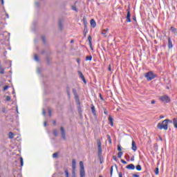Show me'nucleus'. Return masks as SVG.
<instances>
[{
    "label": "nucleus",
    "mask_w": 177,
    "mask_h": 177,
    "mask_svg": "<svg viewBox=\"0 0 177 177\" xmlns=\"http://www.w3.org/2000/svg\"><path fill=\"white\" fill-rule=\"evenodd\" d=\"M8 138H9L10 139H13V138H14V134H13L12 132H10V133H8Z\"/></svg>",
    "instance_id": "26"
},
{
    "label": "nucleus",
    "mask_w": 177,
    "mask_h": 177,
    "mask_svg": "<svg viewBox=\"0 0 177 177\" xmlns=\"http://www.w3.org/2000/svg\"><path fill=\"white\" fill-rule=\"evenodd\" d=\"M41 39H42L43 42H45V37L44 36L41 37Z\"/></svg>",
    "instance_id": "49"
},
{
    "label": "nucleus",
    "mask_w": 177,
    "mask_h": 177,
    "mask_svg": "<svg viewBox=\"0 0 177 177\" xmlns=\"http://www.w3.org/2000/svg\"><path fill=\"white\" fill-rule=\"evenodd\" d=\"M159 173H160V171H159V169H158V167H157V168L156 169V170H155V174H156V175H158Z\"/></svg>",
    "instance_id": "32"
},
{
    "label": "nucleus",
    "mask_w": 177,
    "mask_h": 177,
    "mask_svg": "<svg viewBox=\"0 0 177 177\" xmlns=\"http://www.w3.org/2000/svg\"><path fill=\"white\" fill-rule=\"evenodd\" d=\"M108 70H109V71H111V64H109Z\"/></svg>",
    "instance_id": "42"
},
{
    "label": "nucleus",
    "mask_w": 177,
    "mask_h": 177,
    "mask_svg": "<svg viewBox=\"0 0 177 177\" xmlns=\"http://www.w3.org/2000/svg\"><path fill=\"white\" fill-rule=\"evenodd\" d=\"M101 34L104 35V38H107V35H109V28L102 30Z\"/></svg>",
    "instance_id": "9"
},
{
    "label": "nucleus",
    "mask_w": 177,
    "mask_h": 177,
    "mask_svg": "<svg viewBox=\"0 0 177 177\" xmlns=\"http://www.w3.org/2000/svg\"><path fill=\"white\" fill-rule=\"evenodd\" d=\"M113 160H114V161H117V156H113Z\"/></svg>",
    "instance_id": "46"
},
{
    "label": "nucleus",
    "mask_w": 177,
    "mask_h": 177,
    "mask_svg": "<svg viewBox=\"0 0 177 177\" xmlns=\"http://www.w3.org/2000/svg\"><path fill=\"white\" fill-rule=\"evenodd\" d=\"M170 30H171L172 32H174V34H177V30L176 28L175 27L171 26L170 28Z\"/></svg>",
    "instance_id": "20"
},
{
    "label": "nucleus",
    "mask_w": 177,
    "mask_h": 177,
    "mask_svg": "<svg viewBox=\"0 0 177 177\" xmlns=\"http://www.w3.org/2000/svg\"><path fill=\"white\" fill-rule=\"evenodd\" d=\"M68 96L70 98V92H68Z\"/></svg>",
    "instance_id": "55"
},
{
    "label": "nucleus",
    "mask_w": 177,
    "mask_h": 177,
    "mask_svg": "<svg viewBox=\"0 0 177 177\" xmlns=\"http://www.w3.org/2000/svg\"><path fill=\"white\" fill-rule=\"evenodd\" d=\"M7 19H9V15L6 14Z\"/></svg>",
    "instance_id": "56"
},
{
    "label": "nucleus",
    "mask_w": 177,
    "mask_h": 177,
    "mask_svg": "<svg viewBox=\"0 0 177 177\" xmlns=\"http://www.w3.org/2000/svg\"><path fill=\"white\" fill-rule=\"evenodd\" d=\"M80 170H85V167H84V162L82 161L80 162Z\"/></svg>",
    "instance_id": "18"
},
{
    "label": "nucleus",
    "mask_w": 177,
    "mask_h": 177,
    "mask_svg": "<svg viewBox=\"0 0 177 177\" xmlns=\"http://www.w3.org/2000/svg\"><path fill=\"white\" fill-rule=\"evenodd\" d=\"M80 177H85V170H80Z\"/></svg>",
    "instance_id": "24"
},
{
    "label": "nucleus",
    "mask_w": 177,
    "mask_h": 177,
    "mask_svg": "<svg viewBox=\"0 0 177 177\" xmlns=\"http://www.w3.org/2000/svg\"><path fill=\"white\" fill-rule=\"evenodd\" d=\"M71 44H74V40H71Z\"/></svg>",
    "instance_id": "54"
},
{
    "label": "nucleus",
    "mask_w": 177,
    "mask_h": 177,
    "mask_svg": "<svg viewBox=\"0 0 177 177\" xmlns=\"http://www.w3.org/2000/svg\"><path fill=\"white\" fill-rule=\"evenodd\" d=\"M6 109L3 108V109H2V113H6Z\"/></svg>",
    "instance_id": "44"
},
{
    "label": "nucleus",
    "mask_w": 177,
    "mask_h": 177,
    "mask_svg": "<svg viewBox=\"0 0 177 177\" xmlns=\"http://www.w3.org/2000/svg\"><path fill=\"white\" fill-rule=\"evenodd\" d=\"M113 166H111V170H110V174H111V177L113 176Z\"/></svg>",
    "instance_id": "34"
},
{
    "label": "nucleus",
    "mask_w": 177,
    "mask_h": 177,
    "mask_svg": "<svg viewBox=\"0 0 177 177\" xmlns=\"http://www.w3.org/2000/svg\"><path fill=\"white\" fill-rule=\"evenodd\" d=\"M88 40L90 46H92V37L88 36Z\"/></svg>",
    "instance_id": "22"
},
{
    "label": "nucleus",
    "mask_w": 177,
    "mask_h": 177,
    "mask_svg": "<svg viewBox=\"0 0 177 177\" xmlns=\"http://www.w3.org/2000/svg\"><path fill=\"white\" fill-rule=\"evenodd\" d=\"M167 39H168V48L169 49H171L172 48V41L171 40V37H167Z\"/></svg>",
    "instance_id": "12"
},
{
    "label": "nucleus",
    "mask_w": 177,
    "mask_h": 177,
    "mask_svg": "<svg viewBox=\"0 0 177 177\" xmlns=\"http://www.w3.org/2000/svg\"><path fill=\"white\" fill-rule=\"evenodd\" d=\"M35 5H36L37 6H39L38 3H35Z\"/></svg>",
    "instance_id": "59"
},
{
    "label": "nucleus",
    "mask_w": 177,
    "mask_h": 177,
    "mask_svg": "<svg viewBox=\"0 0 177 177\" xmlns=\"http://www.w3.org/2000/svg\"><path fill=\"white\" fill-rule=\"evenodd\" d=\"M131 161H135V156H133V157L131 158Z\"/></svg>",
    "instance_id": "47"
},
{
    "label": "nucleus",
    "mask_w": 177,
    "mask_h": 177,
    "mask_svg": "<svg viewBox=\"0 0 177 177\" xmlns=\"http://www.w3.org/2000/svg\"><path fill=\"white\" fill-rule=\"evenodd\" d=\"M72 92L75 96V100L77 105V110H78L80 114H81V113L82 111L81 110V102H80V97H78V93H77V90L75 88H73Z\"/></svg>",
    "instance_id": "1"
},
{
    "label": "nucleus",
    "mask_w": 177,
    "mask_h": 177,
    "mask_svg": "<svg viewBox=\"0 0 177 177\" xmlns=\"http://www.w3.org/2000/svg\"><path fill=\"white\" fill-rule=\"evenodd\" d=\"M86 35V32H84V35Z\"/></svg>",
    "instance_id": "61"
},
{
    "label": "nucleus",
    "mask_w": 177,
    "mask_h": 177,
    "mask_svg": "<svg viewBox=\"0 0 177 177\" xmlns=\"http://www.w3.org/2000/svg\"><path fill=\"white\" fill-rule=\"evenodd\" d=\"M85 28H86V26H85Z\"/></svg>",
    "instance_id": "64"
},
{
    "label": "nucleus",
    "mask_w": 177,
    "mask_h": 177,
    "mask_svg": "<svg viewBox=\"0 0 177 177\" xmlns=\"http://www.w3.org/2000/svg\"><path fill=\"white\" fill-rule=\"evenodd\" d=\"M119 177H122V172L119 173Z\"/></svg>",
    "instance_id": "50"
},
{
    "label": "nucleus",
    "mask_w": 177,
    "mask_h": 177,
    "mask_svg": "<svg viewBox=\"0 0 177 177\" xmlns=\"http://www.w3.org/2000/svg\"><path fill=\"white\" fill-rule=\"evenodd\" d=\"M168 122L172 124V120H169V119H166L163 120L162 123H158L157 126L158 129H165V131H167L168 129Z\"/></svg>",
    "instance_id": "2"
},
{
    "label": "nucleus",
    "mask_w": 177,
    "mask_h": 177,
    "mask_svg": "<svg viewBox=\"0 0 177 177\" xmlns=\"http://www.w3.org/2000/svg\"><path fill=\"white\" fill-rule=\"evenodd\" d=\"M97 146H98V154L100 156H102V142H100V140H98L97 141Z\"/></svg>",
    "instance_id": "7"
},
{
    "label": "nucleus",
    "mask_w": 177,
    "mask_h": 177,
    "mask_svg": "<svg viewBox=\"0 0 177 177\" xmlns=\"http://www.w3.org/2000/svg\"><path fill=\"white\" fill-rule=\"evenodd\" d=\"M59 157V153L56 152L53 154V158H57Z\"/></svg>",
    "instance_id": "28"
},
{
    "label": "nucleus",
    "mask_w": 177,
    "mask_h": 177,
    "mask_svg": "<svg viewBox=\"0 0 177 177\" xmlns=\"http://www.w3.org/2000/svg\"><path fill=\"white\" fill-rule=\"evenodd\" d=\"M133 20L136 21V17H133Z\"/></svg>",
    "instance_id": "52"
},
{
    "label": "nucleus",
    "mask_w": 177,
    "mask_h": 177,
    "mask_svg": "<svg viewBox=\"0 0 177 177\" xmlns=\"http://www.w3.org/2000/svg\"><path fill=\"white\" fill-rule=\"evenodd\" d=\"M160 99L162 102H163V103H169V102H171V100L168 95L161 96L160 97Z\"/></svg>",
    "instance_id": "5"
},
{
    "label": "nucleus",
    "mask_w": 177,
    "mask_h": 177,
    "mask_svg": "<svg viewBox=\"0 0 177 177\" xmlns=\"http://www.w3.org/2000/svg\"><path fill=\"white\" fill-rule=\"evenodd\" d=\"M34 59L35 62H39V58L38 57V55L37 54L34 55Z\"/></svg>",
    "instance_id": "27"
},
{
    "label": "nucleus",
    "mask_w": 177,
    "mask_h": 177,
    "mask_svg": "<svg viewBox=\"0 0 177 177\" xmlns=\"http://www.w3.org/2000/svg\"><path fill=\"white\" fill-rule=\"evenodd\" d=\"M173 124H174V127H176L177 129V118L173 119Z\"/></svg>",
    "instance_id": "21"
},
{
    "label": "nucleus",
    "mask_w": 177,
    "mask_h": 177,
    "mask_svg": "<svg viewBox=\"0 0 177 177\" xmlns=\"http://www.w3.org/2000/svg\"><path fill=\"white\" fill-rule=\"evenodd\" d=\"M91 111L94 115H96V110L95 109V106L92 105Z\"/></svg>",
    "instance_id": "19"
},
{
    "label": "nucleus",
    "mask_w": 177,
    "mask_h": 177,
    "mask_svg": "<svg viewBox=\"0 0 177 177\" xmlns=\"http://www.w3.org/2000/svg\"><path fill=\"white\" fill-rule=\"evenodd\" d=\"M8 89H9V86H5L3 88V91H8Z\"/></svg>",
    "instance_id": "35"
},
{
    "label": "nucleus",
    "mask_w": 177,
    "mask_h": 177,
    "mask_svg": "<svg viewBox=\"0 0 177 177\" xmlns=\"http://www.w3.org/2000/svg\"><path fill=\"white\" fill-rule=\"evenodd\" d=\"M108 138V140H109V143H111V137H110V136H107Z\"/></svg>",
    "instance_id": "37"
},
{
    "label": "nucleus",
    "mask_w": 177,
    "mask_h": 177,
    "mask_svg": "<svg viewBox=\"0 0 177 177\" xmlns=\"http://www.w3.org/2000/svg\"><path fill=\"white\" fill-rule=\"evenodd\" d=\"M46 113L45 112V109H43V115H45Z\"/></svg>",
    "instance_id": "51"
},
{
    "label": "nucleus",
    "mask_w": 177,
    "mask_h": 177,
    "mask_svg": "<svg viewBox=\"0 0 177 177\" xmlns=\"http://www.w3.org/2000/svg\"><path fill=\"white\" fill-rule=\"evenodd\" d=\"M77 162L75 159L72 160V175L73 177H75V168H77Z\"/></svg>",
    "instance_id": "4"
},
{
    "label": "nucleus",
    "mask_w": 177,
    "mask_h": 177,
    "mask_svg": "<svg viewBox=\"0 0 177 177\" xmlns=\"http://www.w3.org/2000/svg\"><path fill=\"white\" fill-rule=\"evenodd\" d=\"M53 124H54V125H56V120H54V121H53Z\"/></svg>",
    "instance_id": "53"
},
{
    "label": "nucleus",
    "mask_w": 177,
    "mask_h": 177,
    "mask_svg": "<svg viewBox=\"0 0 177 177\" xmlns=\"http://www.w3.org/2000/svg\"><path fill=\"white\" fill-rule=\"evenodd\" d=\"M1 4L3 5V0H1Z\"/></svg>",
    "instance_id": "58"
},
{
    "label": "nucleus",
    "mask_w": 177,
    "mask_h": 177,
    "mask_svg": "<svg viewBox=\"0 0 177 177\" xmlns=\"http://www.w3.org/2000/svg\"><path fill=\"white\" fill-rule=\"evenodd\" d=\"M99 177H103V176H100Z\"/></svg>",
    "instance_id": "63"
},
{
    "label": "nucleus",
    "mask_w": 177,
    "mask_h": 177,
    "mask_svg": "<svg viewBox=\"0 0 177 177\" xmlns=\"http://www.w3.org/2000/svg\"><path fill=\"white\" fill-rule=\"evenodd\" d=\"M131 149H132V150H133V151H136V150H138V147L136 146V142H135L133 140L132 141Z\"/></svg>",
    "instance_id": "11"
},
{
    "label": "nucleus",
    "mask_w": 177,
    "mask_h": 177,
    "mask_svg": "<svg viewBox=\"0 0 177 177\" xmlns=\"http://www.w3.org/2000/svg\"><path fill=\"white\" fill-rule=\"evenodd\" d=\"M20 162H21V167H23L24 162L23 158L21 157L20 158Z\"/></svg>",
    "instance_id": "33"
},
{
    "label": "nucleus",
    "mask_w": 177,
    "mask_h": 177,
    "mask_svg": "<svg viewBox=\"0 0 177 177\" xmlns=\"http://www.w3.org/2000/svg\"><path fill=\"white\" fill-rule=\"evenodd\" d=\"M3 35H6V39L9 40L10 38V33H8L7 32H5Z\"/></svg>",
    "instance_id": "17"
},
{
    "label": "nucleus",
    "mask_w": 177,
    "mask_h": 177,
    "mask_svg": "<svg viewBox=\"0 0 177 177\" xmlns=\"http://www.w3.org/2000/svg\"><path fill=\"white\" fill-rule=\"evenodd\" d=\"M104 113L106 114V115H107V110L106 109H104Z\"/></svg>",
    "instance_id": "48"
},
{
    "label": "nucleus",
    "mask_w": 177,
    "mask_h": 177,
    "mask_svg": "<svg viewBox=\"0 0 177 177\" xmlns=\"http://www.w3.org/2000/svg\"><path fill=\"white\" fill-rule=\"evenodd\" d=\"M121 162H122V164H127V161L123 159H121Z\"/></svg>",
    "instance_id": "41"
},
{
    "label": "nucleus",
    "mask_w": 177,
    "mask_h": 177,
    "mask_svg": "<svg viewBox=\"0 0 177 177\" xmlns=\"http://www.w3.org/2000/svg\"><path fill=\"white\" fill-rule=\"evenodd\" d=\"M44 127H46V122H44Z\"/></svg>",
    "instance_id": "57"
},
{
    "label": "nucleus",
    "mask_w": 177,
    "mask_h": 177,
    "mask_svg": "<svg viewBox=\"0 0 177 177\" xmlns=\"http://www.w3.org/2000/svg\"><path fill=\"white\" fill-rule=\"evenodd\" d=\"M108 120L111 127H113V125H114L113 117H111V115H109Z\"/></svg>",
    "instance_id": "14"
},
{
    "label": "nucleus",
    "mask_w": 177,
    "mask_h": 177,
    "mask_svg": "<svg viewBox=\"0 0 177 177\" xmlns=\"http://www.w3.org/2000/svg\"><path fill=\"white\" fill-rule=\"evenodd\" d=\"M10 96H6V101L7 102H10Z\"/></svg>",
    "instance_id": "36"
},
{
    "label": "nucleus",
    "mask_w": 177,
    "mask_h": 177,
    "mask_svg": "<svg viewBox=\"0 0 177 177\" xmlns=\"http://www.w3.org/2000/svg\"><path fill=\"white\" fill-rule=\"evenodd\" d=\"M151 103V104H156V101L154 100H152Z\"/></svg>",
    "instance_id": "43"
},
{
    "label": "nucleus",
    "mask_w": 177,
    "mask_h": 177,
    "mask_svg": "<svg viewBox=\"0 0 177 177\" xmlns=\"http://www.w3.org/2000/svg\"><path fill=\"white\" fill-rule=\"evenodd\" d=\"M60 131H61V136L64 140H66V131L64 130V127H60Z\"/></svg>",
    "instance_id": "6"
},
{
    "label": "nucleus",
    "mask_w": 177,
    "mask_h": 177,
    "mask_svg": "<svg viewBox=\"0 0 177 177\" xmlns=\"http://www.w3.org/2000/svg\"><path fill=\"white\" fill-rule=\"evenodd\" d=\"M77 63H80V60L79 59H77Z\"/></svg>",
    "instance_id": "62"
},
{
    "label": "nucleus",
    "mask_w": 177,
    "mask_h": 177,
    "mask_svg": "<svg viewBox=\"0 0 177 177\" xmlns=\"http://www.w3.org/2000/svg\"><path fill=\"white\" fill-rule=\"evenodd\" d=\"M145 77L147 78V81H151V80H154L156 75L153 71H149L145 74Z\"/></svg>",
    "instance_id": "3"
},
{
    "label": "nucleus",
    "mask_w": 177,
    "mask_h": 177,
    "mask_svg": "<svg viewBox=\"0 0 177 177\" xmlns=\"http://www.w3.org/2000/svg\"><path fill=\"white\" fill-rule=\"evenodd\" d=\"M122 154H123L122 151L118 152V158H121V157H122Z\"/></svg>",
    "instance_id": "30"
},
{
    "label": "nucleus",
    "mask_w": 177,
    "mask_h": 177,
    "mask_svg": "<svg viewBox=\"0 0 177 177\" xmlns=\"http://www.w3.org/2000/svg\"><path fill=\"white\" fill-rule=\"evenodd\" d=\"M127 10V15L126 17V21L127 23H131V10H129V8H128Z\"/></svg>",
    "instance_id": "8"
},
{
    "label": "nucleus",
    "mask_w": 177,
    "mask_h": 177,
    "mask_svg": "<svg viewBox=\"0 0 177 177\" xmlns=\"http://www.w3.org/2000/svg\"><path fill=\"white\" fill-rule=\"evenodd\" d=\"M136 168L137 171H142V166H140V165H138Z\"/></svg>",
    "instance_id": "29"
},
{
    "label": "nucleus",
    "mask_w": 177,
    "mask_h": 177,
    "mask_svg": "<svg viewBox=\"0 0 177 177\" xmlns=\"http://www.w3.org/2000/svg\"><path fill=\"white\" fill-rule=\"evenodd\" d=\"M79 77L82 80L84 84H86V80H85V77L84 76V74L81 71H78Z\"/></svg>",
    "instance_id": "10"
},
{
    "label": "nucleus",
    "mask_w": 177,
    "mask_h": 177,
    "mask_svg": "<svg viewBox=\"0 0 177 177\" xmlns=\"http://www.w3.org/2000/svg\"><path fill=\"white\" fill-rule=\"evenodd\" d=\"M65 174H66V176L68 177V170H65Z\"/></svg>",
    "instance_id": "39"
},
{
    "label": "nucleus",
    "mask_w": 177,
    "mask_h": 177,
    "mask_svg": "<svg viewBox=\"0 0 177 177\" xmlns=\"http://www.w3.org/2000/svg\"><path fill=\"white\" fill-rule=\"evenodd\" d=\"M76 3H77V1H75V5L71 6V9L75 12H78V10L77 9V6H75Z\"/></svg>",
    "instance_id": "16"
},
{
    "label": "nucleus",
    "mask_w": 177,
    "mask_h": 177,
    "mask_svg": "<svg viewBox=\"0 0 177 177\" xmlns=\"http://www.w3.org/2000/svg\"><path fill=\"white\" fill-rule=\"evenodd\" d=\"M127 169H135V165L133 164H130L126 166Z\"/></svg>",
    "instance_id": "15"
},
{
    "label": "nucleus",
    "mask_w": 177,
    "mask_h": 177,
    "mask_svg": "<svg viewBox=\"0 0 177 177\" xmlns=\"http://www.w3.org/2000/svg\"><path fill=\"white\" fill-rule=\"evenodd\" d=\"M118 150L119 152L121 151V150H122L121 149V145H118Z\"/></svg>",
    "instance_id": "38"
},
{
    "label": "nucleus",
    "mask_w": 177,
    "mask_h": 177,
    "mask_svg": "<svg viewBox=\"0 0 177 177\" xmlns=\"http://www.w3.org/2000/svg\"><path fill=\"white\" fill-rule=\"evenodd\" d=\"M160 118H164V116H160Z\"/></svg>",
    "instance_id": "60"
},
{
    "label": "nucleus",
    "mask_w": 177,
    "mask_h": 177,
    "mask_svg": "<svg viewBox=\"0 0 177 177\" xmlns=\"http://www.w3.org/2000/svg\"><path fill=\"white\" fill-rule=\"evenodd\" d=\"M48 113L49 115H52V111L50 110V109H48Z\"/></svg>",
    "instance_id": "40"
},
{
    "label": "nucleus",
    "mask_w": 177,
    "mask_h": 177,
    "mask_svg": "<svg viewBox=\"0 0 177 177\" xmlns=\"http://www.w3.org/2000/svg\"><path fill=\"white\" fill-rule=\"evenodd\" d=\"M90 24L93 28H95V27H96V21H95V19H91L90 21Z\"/></svg>",
    "instance_id": "13"
},
{
    "label": "nucleus",
    "mask_w": 177,
    "mask_h": 177,
    "mask_svg": "<svg viewBox=\"0 0 177 177\" xmlns=\"http://www.w3.org/2000/svg\"><path fill=\"white\" fill-rule=\"evenodd\" d=\"M86 60L88 61L89 60V62H91V60H92V56H86Z\"/></svg>",
    "instance_id": "31"
},
{
    "label": "nucleus",
    "mask_w": 177,
    "mask_h": 177,
    "mask_svg": "<svg viewBox=\"0 0 177 177\" xmlns=\"http://www.w3.org/2000/svg\"><path fill=\"white\" fill-rule=\"evenodd\" d=\"M133 177H140V176L138 174H133Z\"/></svg>",
    "instance_id": "45"
},
{
    "label": "nucleus",
    "mask_w": 177,
    "mask_h": 177,
    "mask_svg": "<svg viewBox=\"0 0 177 177\" xmlns=\"http://www.w3.org/2000/svg\"><path fill=\"white\" fill-rule=\"evenodd\" d=\"M53 135L55 136H59V131H57V129H54L53 130Z\"/></svg>",
    "instance_id": "23"
},
{
    "label": "nucleus",
    "mask_w": 177,
    "mask_h": 177,
    "mask_svg": "<svg viewBox=\"0 0 177 177\" xmlns=\"http://www.w3.org/2000/svg\"><path fill=\"white\" fill-rule=\"evenodd\" d=\"M59 28L60 30H63V23L62 22V21H59Z\"/></svg>",
    "instance_id": "25"
}]
</instances>
